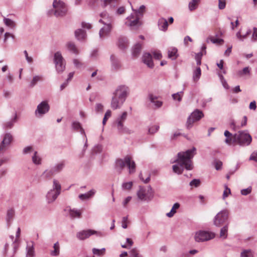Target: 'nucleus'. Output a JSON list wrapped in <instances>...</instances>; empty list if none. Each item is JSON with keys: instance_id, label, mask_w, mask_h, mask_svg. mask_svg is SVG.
<instances>
[{"instance_id": "1", "label": "nucleus", "mask_w": 257, "mask_h": 257, "mask_svg": "<svg viewBox=\"0 0 257 257\" xmlns=\"http://www.w3.org/2000/svg\"><path fill=\"white\" fill-rule=\"evenodd\" d=\"M195 148L188 150L185 152H179L177 154V159L173 163L177 164L173 166L172 168L174 173L181 174L184 169L187 170L193 169V163L192 159L195 155Z\"/></svg>"}, {"instance_id": "2", "label": "nucleus", "mask_w": 257, "mask_h": 257, "mask_svg": "<svg viewBox=\"0 0 257 257\" xmlns=\"http://www.w3.org/2000/svg\"><path fill=\"white\" fill-rule=\"evenodd\" d=\"M125 166L129 169L130 174L135 172L136 164L134 161L132 160L130 156H127L123 159H118L116 160L115 168L119 174L121 173Z\"/></svg>"}, {"instance_id": "3", "label": "nucleus", "mask_w": 257, "mask_h": 257, "mask_svg": "<svg viewBox=\"0 0 257 257\" xmlns=\"http://www.w3.org/2000/svg\"><path fill=\"white\" fill-rule=\"evenodd\" d=\"M53 6L54 10L49 11L48 14L49 15L53 14L56 17H62L66 15L67 8L63 2L60 0H54Z\"/></svg>"}, {"instance_id": "4", "label": "nucleus", "mask_w": 257, "mask_h": 257, "mask_svg": "<svg viewBox=\"0 0 257 257\" xmlns=\"http://www.w3.org/2000/svg\"><path fill=\"white\" fill-rule=\"evenodd\" d=\"M61 186L59 182L54 179L53 181V188L49 191L46 195V199L48 203L53 202L60 194Z\"/></svg>"}, {"instance_id": "5", "label": "nucleus", "mask_w": 257, "mask_h": 257, "mask_svg": "<svg viewBox=\"0 0 257 257\" xmlns=\"http://www.w3.org/2000/svg\"><path fill=\"white\" fill-rule=\"evenodd\" d=\"M251 141V136L245 132L239 131L233 136V142L240 146H248Z\"/></svg>"}, {"instance_id": "6", "label": "nucleus", "mask_w": 257, "mask_h": 257, "mask_svg": "<svg viewBox=\"0 0 257 257\" xmlns=\"http://www.w3.org/2000/svg\"><path fill=\"white\" fill-rule=\"evenodd\" d=\"M137 195L139 199L141 200H151L154 196L152 187L150 186L146 187H140Z\"/></svg>"}, {"instance_id": "7", "label": "nucleus", "mask_w": 257, "mask_h": 257, "mask_svg": "<svg viewBox=\"0 0 257 257\" xmlns=\"http://www.w3.org/2000/svg\"><path fill=\"white\" fill-rule=\"evenodd\" d=\"M204 116L201 110L195 109L188 117L186 122V127L188 129L192 127L194 122L199 120Z\"/></svg>"}, {"instance_id": "8", "label": "nucleus", "mask_w": 257, "mask_h": 257, "mask_svg": "<svg viewBox=\"0 0 257 257\" xmlns=\"http://www.w3.org/2000/svg\"><path fill=\"white\" fill-rule=\"evenodd\" d=\"M55 67L58 73L62 72L65 69V60L60 52H57L54 56Z\"/></svg>"}, {"instance_id": "9", "label": "nucleus", "mask_w": 257, "mask_h": 257, "mask_svg": "<svg viewBox=\"0 0 257 257\" xmlns=\"http://www.w3.org/2000/svg\"><path fill=\"white\" fill-rule=\"evenodd\" d=\"M215 234L213 232L199 231L197 232L194 236V239L197 242H203L213 238Z\"/></svg>"}, {"instance_id": "10", "label": "nucleus", "mask_w": 257, "mask_h": 257, "mask_svg": "<svg viewBox=\"0 0 257 257\" xmlns=\"http://www.w3.org/2000/svg\"><path fill=\"white\" fill-rule=\"evenodd\" d=\"M129 93L130 89L127 86L125 85H120L116 88L115 91L113 92L112 95L116 96L117 98H119L125 101Z\"/></svg>"}, {"instance_id": "11", "label": "nucleus", "mask_w": 257, "mask_h": 257, "mask_svg": "<svg viewBox=\"0 0 257 257\" xmlns=\"http://www.w3.org/2000/svg\"><path fill=\"white\" fill-rule=\"evenodd\" d=\"M229 211L227 209L223 210L218 212L214 219V224L216 226H220L223 224L228 219Z\"/></svg>"}, {"instance_id": "12", "label": "nucleus", "mask_w": 257, "mask_h": 257, "mask_svg": "<svg viewBox=\"0 0 257 257\" xmlns=\"http://www.w3.org/2000/svg\"><path fill=\"white\" fill-rule=\"evenodd\" d=\"M93 234L102 236V233L92 229L83 230L76 233V237L79 240H84Z\"/></svg>"}, {"instance_id": "13", "label": "nucleus", "mask_w": 257, "mask_h": 257, "mask_svg": "<svg viewBox=\"0 0 257 257\" xmlns=\"http://www.w3.org/2000/svg\"><path fill=\"white\" fill-rule=\"evenodd\" d=\"M13 140V136L10 133L4 135L3 141L0 144V153L5 152Z\"/></svg>"}, {"instance_id": "14", "label": "nucleus", "mask_w": 257, "mask_h": 257, "mask_svg": "<svg viewBox=\"0 0 257 257\" xmlns=\"http://www.w3.org/2000/svg\"><path fill=\"white\" fill-rule=\"evenodd\" d=\"M50 109V106L46 101H43L38 105L35 110V114L42 116L48 112Z\"/></svg>"}, {"instance_id": "15", "label": "nucleus", "mask_w": 257, "mask_h": 257, "mask_svg": "<svg viewBox=\"0 0 257 257\" xmlns=\"http://www.w3.org/2000/svg\"><path fill=\"white\" fill-rule=\"evenodd\" d=\"M127 115V112L124 111L116 120L115 122H116V124L117 128L118 129V131L120 132H125L126 128L124 127V126L123 125V122L126 119Z\"/></svg>"}, {"instance_id": "16", "label": "nucleus", "mask_w": 257, "mask_h": 257, "mask_svg": "<svg viewBox=\"0 0 257 257\" xmlns=\"http://www.w3.org/2000/svg\"><path fill=\"white\" fill-rule=\"evenodd\" d=\"M124 101H125L119 98H117L116 96L112 95L110 104L111 107L114 110L119 109L123 105Z\"/></svg>"}, {"instance_id": "17", "label": "nucleus", "mask_w": 257, "mask_h": 257, "mask_svg": "<svg viewBox=\"0 0 257 257\" xmlns=\"http://www.w3.org/2000/svg\"><path fill=\"white\" fill-rule=\"evenodd\" d=\"M112 29V25L108 24V25H104L99 31V35L100 38L103 39L109 36Z\"/></svg>"}, {"instance_id": "18", "label": "nucleus", "mask_w": 257, "mask_h": 257, "mask_svg": "<svg viewBox=\"0 0 257 257\" xmlns=\"http://www.w3.org/2000/svg\"><path fill=\"white\" fill-rule=\"evenodd\" d=\"M100 16L101 19L99 20V23L103 24L104 25H108V24L112 25L113 18L109 16L106 12L101 13Z\"/></svg>"}, {"instance_id": "19", "label": "nucleus", "mask_w": 257, "mask_h": 257, "mask_svg": "<svg viewBox=\"0 0 257 257\" xmlns=\"http://www.w3.org/2000/svg\"><path fill=\"white\" fill-rule=\"evenodd\" d=\"M143 61L146 64L149 68H153L154 67V63L152 60V56L149 53H145L143 56Z\"/></svg>"}, {"instance_id": "20", "label": "nucleus", "mask_w": 257, "mask_h": 257, "mask_svg": "<svg viewBox=\"0 0 257 257\" xmlns=\"http://www.w3.org/2000/svg\"><path fill=\"white\" fill-rule=\"evenodd\" d=\"M26 257H35L34 242L32 241L27 245Z\"/></svg>"}, {"instance_id": "21", "label": "nucleus", "mask_w": 257, "mask_h": 257, "mask_svg": "<svg viewBox=\"0 0 257 257\" xmlns=\"http://www.w3.org/2000/svg\"><path fill=\"white\" fill-rule=\"evenodd\" d=\"M110 60L111 66L113 70H117L121 67V64L119 61L113 55H111Z\"/></svg>"}, {"instance_id": "22", "label": "nucleus", "mask_w": 257, "mask_h": 257, "mask_svg": "<svg viewBox=\"0 0 257 257\" xmlns=\"http://www.w3.org/2000/svg\"><path fill=\"white\" fill-rule=\"evenodd\" d=\"M159 28L160 30L166 31L168 27V23L166 19L161 18L159 19L158 22Z\"/></svg>"}, {"instance_id": "23", "label": "nucleus", "mask_w": 257, "mask_h": 257, "mask_svg": "<svg viewBox=\"0 0 257 257\" xmlns=\"http://www.w3.org/2000/svg\"><path fill=\"white\" fill-rule=\"evenodd\" d=\"M149 100L151 102L154 103L156 108H159L162 105V102L157 100V97L152 94H149L148 95Z\"/></svg>"}, {"instance_id": "24", "label": "nucleus", "mask_w": 257, "mask_h": 257, "mask_svg": "<svg viewBox=\"0 0 257 257\" xmlns=\"http://www.w3.org/2000/svg\"><path fill=\"white\" fill-rule=\"evenodd\" d=\"M127 19L130 21V26L131 27H135L141 25V23L139 20L140 18L136 16L135 19L134 16L132 14L130 16L128 17Z\"/></svg>"}, {"instance_id": "25", "label": "nucleus", "mask_w": 257, "mask_h": 257, "mask_svg": "<svg viewBox=\"0 0 257 257\" xmlns=\"http://www.w3.org/2000/svg\"><path fill=\"white\" fill-rule=\"evenodd\" d=\"M43 80V77L42 75H35L33 77L32 79L30 82V87L33 88L37 84L38 82H41Z\"/></svg>"}, {"instance_id": "26", "label": "nucleus", "mask_w": 257, "mask_h": 257, "mask_svg": "<svg viewBox=\"0 0 257 257\" xmlns=\"http://www.w3.org/2000/svg\"><path fill=\"white\" fill-rule=\"evenodd\" d=\"M66 47L67 49L72 53L75 54H78L79 53L78 50L74 43L72 42H68L66 44Z\"/></svg>"}, {"instance_id": "27", "label": "nucleus", "mask_w": 257, "mask_h": 257, "mask_svg": "<svg viewBox=\"0 0 257 257\" xmlns=\"http://www.w3.org/2000/svg\"><path fill=\"white\" fill-rule=\"evenodd\" d=\"M15 215V211L13 209H10L7 211L6 221L8 226H10Z\"/></svg>"}, {"instance_id": "28", "label": "nucleus", "mask_w": 257, "mask_h": 257, "mask_svg": "<svg viewBox=\"0 0 257 257\" xmlns=\"http://www.w3.org/2000/svg\"><path fill=\"white\" fill-rule=\"evenodd\" d=\"M118 47L122 50L125 49L128 47L127 39L125 37H120L118 42Z\"/></svg>"}, {"instance_id": "29", "label": "nucleus", "mask_w": 257, "mask_h": 257, "mask_svg": "<svg viewBox=\"0 0 257 257\" xmlns=\"http://www.w3.org/2000/svg\"><path fill=\"white\" fill-rule=\"evenodd\" d=\"M75 36L78 40H83L86 37V32L82 29H78L75 32Z\"/></svg>"}, {"instance_id": "30", "label": "nucleus", "mask_w": 257, "mask_h": 257, "mask_svg": "<svg viewBox=\"0 0 257 257\" xmlns=\"http://www.w3.org/2000/svg\"><path fill=\"white\" fill-rule=\"evenodd\" d=\"M177 48L173 47L169 49L168 51V57L172 60H175L178 56Z\"/></svg>"}, {"instance_id": "31", "label": "nucleus", "mask_w": 257, "mask_h": 257, "mask_svg": "<svg viewBox=\"0 0 257 257\" xmlns=\"http://www.w3.org/2000/svg\"><path fill=\"white\" fill-rule=\"evenodd\" d=\"M96 191L94 189H91L88 192L85 194H81L78 197L81 200H86L92 197L95 193Z\"/></svg>"}, {"instance_id": "32", "label": "nucleus", "mask_w": 257, "mask_h": 257, "mask_svg": "<svg viewBox=\"0 0 257 257\" xmlns=\"http://www.w3.org/2000/svg\"><path fill=\"white\" fill-rule=\"evenodd\" d=\"M142 45L140 43L136 44L133 48V55L135 57H137L140 55Z\"/></svg>"}, {"instance_id": "33", "label": "nucleus", "mask_w": 257, "mask_h": 257, "mask_svg": "<svg viewBox=\"0 0 257 257\" xmlns=\"http://www.w3.org/2000/svg\"><path fill=\"white\" fill-rule=\"evenodd\" d=\"M72 128L76 130H79L81 134H83L85 136V138L86 137V135L85 134V132L84 129L81 127L80 123L78 121H74L72 124Z\"/></svg>"}, {"instance_id": "34", "label": "nucleus", "mask_w": 257, "mask_h": 257, "mask_svg": "<svg viewBox=\"0 0 257 257\" xmlns=\"http://www.w3.org/2000/svg\"><path fill=\"white\" fill-rule=\"evenodd\" d=\"M224 136L226 137V139L224 141L225 143L228 145H231L233 142V136L232 134L228 131H225L224 132Z\"/></svg>"}, {"instance_id": "35", "label": "nucleus", "mask_w": 257, "mask_h": 257, "mask_svg": "<svg viewBox=\"0 0 257 257\" xmlns=\"http://www.w3.org/2000/svg\"><path fill=\"white\" fill-rule=\"evenodd\" d=\"M180 206L179 203H175L173 205L171 211L166 214L167 216L170 218L173 217L176 213V210L180 207Z\"/></svg>"}, {"instance_id": "36", "label": "nucleus", "mask_w": 257, "mask_h": 257, "mask_svg": "<svg viewBox=\"0 0 257 257\" xmlns=\"http://www.w3.org/2000/svg\"><path fill=\"white\" fill-rule=\"evenodd\" d=\"M53 248L54 249L50 252V254L52 256H58L60 252V246L58 242L54 243Z\"/></svg>"}, {"instance_id": "37", "label": "nucleus", "mask_w": 257, "mask_h": 257, "mask_svg": "<svg viewBox=\"0 0 257 257\" xmlns=\"http://www.w3.org/2000/svg\"><path fill=\"white\" fill-rule=\"evenodd\" d=\"M4 22L7 26L10 27L11 29H14L16 26L15 22L11 19L8 18H4Z\"/></svg>"}, {"instance_id": "38", "label": "nucleus", "mask_w": 257, "mask_h": 257, "mask_svg": "<svg viewBox=\"0 0 257 257\" xmlns=\"http://www.w3.org/2000/svg\"><path fill=\"white\" fill-rule=\"evenodd\" d=\"M81 213L79 210H76L75 209H70L69 210V215L72 218L76 217L79 218L81 216Z\"/></svg>"}, {"instance_id": "39", "label": "nucleus", "mask_w": 257, "mask_h": 257, "mask_svg": "<svg viewBox=\"0 0 257 257\" xmlns=\"http://www.w3.org/2000/svg\"><path fill=\"white\" fill-rule=\"evenodd\" d=\"M118 0H103V6L106 7L110 5L112 8L115 7L117 4Z\"/></svg>"}, {"instance_id": "40", "label": "nucleus", "mask_w": 257, "mask_h": 257, "mask_svg": "<svg viewBox=\"0 0 257 257\" xmlns=\"http://www.w3.org/2000/svg\"><path fill=\"white\" fill-rule=\"evenodd\" d=\"M146 7L144 5H142L138 10H135V15L136 17H140L143 16V14L145 11ZM134 11V10L133 9Z\"/></svg>"}, {"instance_id": "41", "label": "nucleus", "mask_w": 257, "mask_h": 257, "mask_svg": "<svg viewBox=\"0 0 257 257\" xmlns=\"http://www.w3.org/2000/svg\"><path fill=\"white\" fill-rule=\"evenodd\" d=\"M200 2V0H192L189 4V8L190 11L195 10Z\"/></svg>"}, {"instance_id": "42", "label": "nucleus", "mask_w": 257, "mask_h": 257, "mask_svg": "<svg viewBox=\"0 0 257 257\" xmlns=\"http://www.w3.org/2000/svg\"><path fill=\"white\" fill-rule=\"evenodd\" d=\"M240 257H254L250 249H244L240 253Z\"/></svg>"}, {"instance_id": "43", "label": "nucleus", "mask_w": 257, "mask_h": 257, "mask_svg": "<svg viewBox=\"0 0 257 257\" xmlns=\"http://www.w3.org/2000/svg\"><path fill=\"white\" fill-rule=\"evenodd\" d=\"M228 231V224L225 225L220 229V237L226 238L227 237V233Z\"/></svg>"}, {"instance_id": "44", "label": "nucleus", "mask_w": 257, "mask_h": 257, "mask_svg": "<svg viewBox=\"0 0 257 257\" xmlns=\"http://www.w3.org/2000/svg\"><path fill=\"white\" fill-rule=\"evenodd\" d=\"M32 161L36 165H40L41 163V158L37 155V152H35L32 156Z\"/></svg>"}, {"instance_id": "45", "label": "nucleus", "mask_w": 257, "mask_h": 257, "mask_svg": "<svg viewBox=\"0 0 257 257\" xmlns=\"http://www.w3.org/2000/svg\"><path fill=\"white\" fill-rule=\"evenodd\" d=\"M201 71L200 67H197L194 72L193 79L195 81H198L201 76Z\"/></svg>"}, {"instance_id": "46", "label": "nucleus", "mask_w": 257, "mask_h": 257, "mask_svg": "<svg viewBox=\"0 0 257 257\" xmlns=\"http://www.w3.org/2000/svg\"><path fill=\"white\" fill-rule=\"evenodd\" d=\"M65 166L64 162H61L56 164L54 167H53L55 172L58 173L60 172L64 168Z\"/></svg>"}, {"instance_id": "47", "label": "nucleus", "mask_w": 257, "mask_h": 257, "mask_svg": "<svg viewBox=\"0 0 257 257\" xmlns=\"http://www.w3.org/2000/svg\"><path fill=\"white\" fill-rule=\"evenodd\" d=\"M56 173L54 171V169L52 168L51 169L49 170H46L44 173L43 175L45 176L46 178H49L51 176L54 175Z\"/></svg>"}, {"instance_id": "48", "label": "nucleus", "mask_w": 257, "mask_h": 257, "mask_svg": "<svg viewBox=\"0 0 257 257\" xmlns=\"http://www.w3.org/2000/svg\"><path fill=\"white\" fill-rule=\"evenodd\" d=\"M130 253V257H143L142 255L139 254L138 250L136 248L131 249Z\"/></svg>"}, {"instance_id": "49", "label": "nucleus", "mask_w": 257, "mask_h": 257, "mask_svg": "<svg viewBox=\"0 0 257 257\" xmlns=\"http://www.w3.org/2000/svg\"><path fill=\"white\" fill-rule=\"evenodd\" d=\"M249 73V70L248 67H244L242 70H240L237 72L238 76H242L243 75L248 74Z\"/></svg>"}, {"instance_id": "50", "label": "nucleus", "mask_w": 257, "mask_h": 257, "mask_svg": "<svg viewBox=\"0 0 257 257\" xmlns=\"http://www.w3.org/2000/svg\"><path fill=\"white\" fill-rule=\"evenodd\" d=\"M183 93V91L178 92L176 93L173 94L172 95V97L174 100H177L179 101H180L182 99Z\"/></svg>"}, {"instance_id": "51", "label": "nucleus", "mask_w": 257, "mask_h": 257, "mask_svg": "<svg viewBox=\"0 0 257 257\" xmlns=\"http://www.w3.org/2000/svg\"><path fill=\"white\" fill-rule=\"evenodd\" d=\"M111 114V111L110 110H107L105 112L104 117L102 120L103 125H105L106 124L107 120L109 118Z\"/></svg>"}, {"instance_id": "52", "label": "nucleus", "mask_w": 257, "mask_h": 257, "mask_svg": "<svg viewBox=\"0 0 257 257\" xmlns=\"http://www.w3.org/2000/svg\"><path fill=\"white\" fill-rule=\"evenodd\" d=\"M17 120V115H15V117L12 119L10 121H8L6 123V127H7V128H11L13 125H14V123Z\"/></svg>"}, {"instance_id": "53", "label": "nucleus", "mask_w": 257, "mask_h": 257, "mask_svg": "<svg viewBox=\"0 0 257 257\" xmlns=\"http://www.w3.org/2000/svg\"><path fill=\"white\" fill-rule=\"evenodd\" d=\"M224 187L225 190L223 192L222 196L223 199H225L226 197L228 196L229 194L231 193L230 189L226 185H225Z\"/></svg>"}, {"instance_id": "54", "label": "nucleus", "mask_w": 257, "mask_h": 257, "mask_svg": "<svg viewBox=\"0 0 257 257\" xmlns=\"http://www.w3.org/2000/svg\"><path fill=\"white\" fill-rule=\"evenodd\" d=\"M133 186V182H125L123 183L122 184V188L124 190H129L131 189Z\"/></svg>"}, {"instance_id": "55", "label": "nucleus", "mask_w": 257, "mask_h": 257, "mask_svg": "<svg viewBox=\"0 0 257 257\" xmlns=\"http://www.w3.org/2000/svg\"><path fill=\"white\" fill-rule=\"evenodd\" d=\"M95 110L97 112H102L103 111V105L100 103H97L95 105Z\"/></svg>"}, {"instance_id": "56", "label": "nucleus", "mask_w": 257, "mask_h": 257, "mask_svg": "<svg viewBox=\"0 0 257 257\" xmlns=\"http://www.w3.org/2000/svg\"><path fill=\"white\" fill-rule=\"evenodd\" d=\"M200 184V181L199 179H194L190 182V185L191 186H194L197 187Z\"/></svg>"}, {"instance_id": "57", "label": "nucleus", "mask_w": 257, "mask_h": 257, "mask_svg": "<svg viewBox=\"0 0 257 257\" xmlns=\"http://www.w3.org/2000/svg\"><path fill=\"white\" fill-rule=\"evenodd\" d=\"M214 166L216 170H219L221 169L222 166V163L219 160H215L214 161Z\"/></svg>"}, {"instance_id": "58", "label": "nucleus", "mask_w": 257, "mask_h": 257, "mask_svg": "<svg viewBox=\"0 0 257 257\" xmlns=\"http://www.w3.org/2000/svg\"><path fill=\"white\" fill-rule=\"evenodd\" d=\"M257 41V28H253V33L251 37V41L255 42Z\"/></svg>"}, {"instance_id": "59", "label": "nucleus", "mask_w": 257, "mask_h": 257, "mask_svg": "<svg viewBox=\"0 0 257 257\" xmlns=\"http://www.w3.org/2000/svg\"><path fill=\"white\" fill-rule=\"evenodd\" d=\"M249 160L253 161L255 162H257V150L254 151L252 153V154L250 156Z\"/></svg>"}, {"instance_id": "60", "label": "nucleus", "mask_w": 257, "mask_h": 257, "mask_svg": "<svg viewBox=\"0 0 257 257\" xmlns=\"http://www.w3.org/2000/svg\"><path fill=\"white\" fill-rule=\"evenodd\" d=\"M236 36L238 39H239L240 41H242L243 39H245L247 37V35H246V34L244 35H241L240 31H238L236 34Z\"/></svg>"}, {"instance_id": "61", "label": "nucleus", "mask_w": 257, "mask_h": 257, "mask_svg": "<svg viewBox=\"0 0 257 257\" xmlns=\"http://www.w3.org/2000/svg\"><path fill=\"white\" fill-rule=\"evenodd\" d=\"M209 39H210L211 42L214 44L217 43L221 44L223 43L224 41L223 40L221 39H215L212 37H210Z\"/></svg>"}, {"instance_id": "62", "label": "nucleus", "mask_w": 257, "mask_h": 257, "mask_svg": "<svg viewBox=\"0 0 257 257\" xmlns=\"http://www.w3.org/2000/svg\"><path fill=\"white\" fill-rule=\"evenodd\" d=\"M251 192V187H249L246 189H244L241 190V194L242 195H247Z\"/></svg>"}, {"instance_id": "63", "label": "nucleus", "mask_w": 257, "mask_h": 257, "mask_svg": "<svg viewBox=\"0 0 257 257\" xmlns=\"http://www.w3.org/2000/svg\"><path fill=\"white\" fill-rule=\"evenodd\" d=\"M127 216H124L122 218V222H121V226L123 228H126L127 227Z\"/></svg>"}, {"instance_id": "64", "label": "nucleus", "mask_w": 257, "mask_h": 257, "mask_svg": "<svg viewBox=\"0 0 257 257\" xmlns=\"http://www.w3.org/2000/svg\"><path fill=\"white\" fill-rule=\"evenodd\" d=\"M159 126H157V125L153 126L149 129V133L151 134H154L155 133H156V132L158 131V130H159Z\"/></svg>"}]
</instances>
